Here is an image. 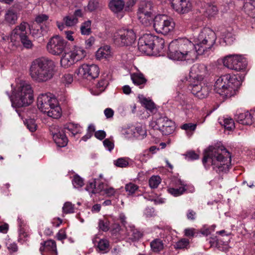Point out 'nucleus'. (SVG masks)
Masks as SVG:
<instances>
[{
  "label": "nucleus",
  "instance_id": "nucleus-10",
  "mask_svg": "<svg viewBox=\"0 0 255 255\" xmlns=\"http://www.w3.org/2000/svg\"><path fill=\"white\" fill-rule=\"evenodd\" d=\"M223 63L225 67L236 71L244 70L247 65L246 60L242 56L237 54L227 55L223 59Z\"/></svg>",
  "mask_w": 255,
  "mask_h": 255
},
{
  "label": "nucleus",
  "instance_id": "nucleus-8",
  "mask_svg": "<svg viewBox=\"0 0 255 255\" xmlns=\"http://www.w3.org/2000/svg\"><path fill=\"white\" fill-rule=\"evenodd\" d=\"M114 43L120 46H127L131 45L135 40L136 35L131 29L120 28L112 34Z\"/></svg>",
  "mask_w": 255,
  "mask_h": 255
},
{
  "label": "nucleus",
  "instance_id": "nucleus-6",
  "mask_svg": "<svg viewBox=\"0 0 255 255\" xmlns=\"http://www.w3.org/2000/svg\"><path fill=\"white\" fill-rule=\"evenodd\" d=\"M38 108L43 113L54 119H58L62 115L61 109L56 98L51 93L40 95L37 100Z\"/></svg>",
  "mask_w": 255,
  "mask_h": 255
},
{
  "label": "nucleus",
  "instance_id": "nucleus-11",
  "mask_svg": "<svg viewBox=\"0 0 255 255\" xmlns=\"http://www.w3.org/2000/svg\"><path fill=\"white\" fill-rule=\"evenodd\" d=\"M66 41L61 36L56 35L51 38L47 44V50L54 55H60L65 50Z\"/></svg>",
  "mask_w": 255,
  "mask_h": 255
},
{
  "label": "nucleus",
  "instance_id": "nucleus-51",
  "mask_svg": "<svg viewBox=\"0 0 255 255\" xmlns=\"http://www.w3.org/2000/svg\"><path fill=\"white\" fill-rule=\"evenodd\" d=\"M138 189V187L136 185L131 182L125 186V190L129 195L133 194Z\"/></svg>",
  "mask_w": 255,
  "mask_h": 255
},
{
  "label": "nucleus",
  "instance_id": "nucleus-56",
  "mask_svg": "<svg viewBox=\"0 0 255 255\" xmlns=\"http://www.w3.org/2000/svg\"><path fill=\"white\" fill-rule=\"evenodd\" d=\"M175 99L177 101L180 102L183 107L185 106V108L189 109L190 108V105L187 104L185 101V97L183 95L178 93L177 96L175 97Z\"/></svg>",
  "mask_w": 255,
  "mask_h": 255
},
{
  "label": "nucleus",
  "instance_id": "nucleus-5",
  "mask_svg": "<svg viewBox=\"0 0 255 255\" xmlns=\"http://www.w3.org/2000/svg\"><path fill=\"white\" fill-rule=\"evenodd\" d=\"M242 81L243 77L239 75H222L216 80L214 89L216 92L223 97L230 98L235 95Z\"/></svg>",
  "mask_w": 255,
  "mask_h": 255
},
{
  "label": "nucleus",
  "instance_id": "nucleus-39",
  "mask_svg": "<svg viewBox=\"0 0 255 255\" xmlns=\"http://www.w3.org/2000/svg\"><path fill=\"white\" fill-rule=\"evenodd\" d=\"M81 33L82 35H88L92 32L91 21L88 20L83 22L80 27Z\"/></svg>",
  "mask_w": 255,
  "mask_h": 255
},
{
  "label": "nucleus",
  "instance_id": "nucleus-50",
  "mask_svg": "<svg viewBox=\"0 0 255 255\" xmlns=\"http://www.w3.org/2000/svg\"><path fill=\"white\" fill-rule=\"evenodd\" d=\"M128 158H119L114 161V164L117 167L121 168L127 167L128 165Z\"/></svg>",
  "mask_w": 255,
  "mask_h": 255
},
{
  "label": "nucleus",
  "instance_id": "nucleus-19",
  "mask_svg": "<svg viewBox=\"0 0 255 255\" xmlns=\"http://www.w3.org/2000/svg\"><path fill=\"white\" fill-rule=\"evenodd\" d=\"M174 123L170 120H169L166 117H160L155 120H153L150 124V126L155 130H159L161 131L162 129L173 125Z\"/></svg>",
  "mask_w": 255,
  "mask_h": 255
},
{
  "label": "nucleus",
  "instance_id": "nucleus-37",
  "mask_svg": "<svg viewBox=\"0 0 255 255\" xmlns=\"http://www.w3.org/2000/svg\"><path fill=\"white\" fill-rule=\"evenodd\" d=\"M137 17L140 22L145 26H148L150 24V21L152 20L151 14L152 13H143L137 12Z\"/></svg>",
  "mask_w": 255,
  "mask_h": 255
},
{
  "label": "nucleus",
  "instance_id": "nucleus-22",
  "mask_svg": "<svg viewBox=\"0 0 255 255\" xmlns=\"http://www.w3.org/2000/svg\"><path fill=\"white\" fill-rule=\"evenodd\" d=\"M126 3L124 0H111L109 3L110 10L114 13L122 12L125 10Z\"/></svg>",
  "mask_w": 255,
  "mask_h": 255
},
{
  "label": "nucleus",
  "instance_id": "nucleus-33",
  "mask_svg": "<svg viewBox=\"0 0 255 255\" xmlns=\"http://www.w3.org/2000/svg\"><path fill=\"white\" fill-rule=\"evenodd\" d=\"M102 7L99 0H90L85 9L89 12L95 11Z\"/></svg>",
  "mask_w": 255,
  "mask_h": 255
},
{
  "label": "nucleus",
  "instance_id": "nucleus-31",
  "mask_svg": "<svg viewBox=\"0 0 255 255\" xmlns=\"http://www.w3.org/2000/svg\"><path fill=\"white\" fill-rule=\"evenodd\" d=\"M131 79L132 82L136 85L141 86L146 82V80L143 75L140 73H133L131 75Z\"/></svg>",
  "mask_w": 255,
  "mask_h": 255
},
{
  "label": "nucleus",
  "instance_id": "nucleus-36",
  "mask_svg": "<svg viewBox=\"0 0 255 255\" xmlns=\"http://www.w3.org/2000/svg\"><path fill=\"white\" fill-rule=\"evenodd\" d=\"M190 83L188 86L189 90L193 89L195 86L203 85L205 83L204 81V78L201 77L191 76Z\"/></svg>",
  "mask_w": 255,
  "mask_h": 255
},
{
  "label": "nucleus",
  "instance_id": "nucleus-45",
  "mask_svg": "<svg viewBox=\"0 0 255 255\" xmlns=\"http://www.w3.org/2000/svg\"><path fill=\"white\" fill-rule=\"evenodd\" d=\"M141 103L144 106L145 108L149 110L150 112H153L155 110V106L154 103L151 100H149L145 98H142L140 99Z\"/></svg>",
  "mask_w": 255,
  "mask_h": 255
},
{
  "label": "nucleus",
  "instance_id": "nucleus-35",
  "mask_svg": "<svg viewBox=\"0 0 255 255\" xmlns=\"http://www.w3.org/2000/svg\"><path fill=\"white\" fill-rule=\"evenodd\" d=\"M64 128L70 132L72 136H75L81 131L80 126L78 124H74L73 123H69L66 125L64 126Z\"/></svg>",
  "mask_w": 255,
  "mask_h": 255
},
{
  "label": "nucleus",
  "instance_id": "nucleus-64",
  "mask_svg": "<svg viewBox=\"0 0 255 255\" xmlns=\"http://www.w3.org/2000/svg\"><path fill=\"white\" fill-rule=\"evenodd\" d=\"M103 144L105 148L108 150L111 151L114 147V143L113 141L111 140L110 139L107 138L103 141Z\"/></svg>",
  "mask_w": 255,
  "mask_h": 255
},
{
  "label": "nucleus",
  "instance_id": "nucleus-16",
  "mask_svg": "<svg viewBox=\"0 0 255 255\" xmlns=\"http://www.w3.org/2000/svg\"><path fill=\"white\" fill-rule=\"evenodd\" d=\"M186 190L185 185L181 180L176 179L173 180L168 187L167 192L174 197L182 195Z\"/></svg>",
  "mask_w": 255,
  "mask_h": 255
},
{
  "label": "nucleus",
  "instance_id": "nucleus-52",
  "mask_svg": "<svg viewBox=\"0 0 255 255\" xmlns=\"http://www.w3.org/2000/svg\"><path fill=\"white\" fill-rule=\"evenodd\" d=\"M25 125L31 132H34L36 130L37 125L34 119H29L26 120L25 122Z\"/></svg>",
  "mask_w": 255,
  "mask_h": 255
},
{
  "label": "nucleus",
  "instance_id": "nucleus-47",
  "mask_svg": "<svg viewBox=\"0 0 255 255\" xmlns=\"http://www.w3.org/2000/svg\"><path fill=\"white\" fill-rule=\"evenodd\" d=\"M109 242L106 239H101L98 243V248L100 251L107 252L109 250Z\"/></svg>",
  "mask_w": 255,
  "mask_h": 255
},
{
  "label": "nucleus",
  "instance_id": "nucleus-34",
  "mask_svg": "<svg viewBox=\"0 0 255 255\" xmlns=\"http://www.w3.org/2000/svg\"><path fill=\"white\" fill-rule=\"evenodd\" d=\"M203 12L205 15L212 17L217 13L218 8L215 5L207 3L205 5Z\"/></svg>",
  "mask_w": 255,
  "mask_h": 255
},
{
  "label": "nucleus",
  "instance_id": "nucleus-4",
  "mask_svg": "<svg viewBox=\"0 0 255 255\" xmlns=\"http://www.w3.org/2000/svg\"><path fill=\"white\" fill-rule=\"evenodd\" d=\"M12 88V95L7 93L13 107L20 108L30 105L33 101V91L31 86L27 82L19 81L15 87Z\"/></svg>",
  "mask_w": 255,
  "mask_h": 255
},
{
  "label": "nucleus",
  "instance_id": "nucleus-21",
  "mask_svg": "<svg viewBox=\"0 0 255 255\" xmlns=\"http://www.w3.org/2000/svg\"><path fill=\"white\" fill-rule=\"evenodd\" d=\"M42 255L43 252L47 253L49 255H57L56 243L52 240H49L41 243V247L39 249Z\"/></svg>",
  "mask_w": 255,
  "mask_h": 255
},
{
  "label": "nucleus",
  "instance_id": "nucleus-32",
  "mask_svg": "<svg viewBox=\"0 0 255 255\" xmlns=\"http://www.w3.org/2000/svg\"><path fill=\"white\" fill-rule=\"evenodd\" d=\"M164 47V40L156 36H154V54L156 52H162Z\"/></svg>",
  "mask_w": 255,
  "mask_h": 255
},
{
  "label": "nucleus",
  "instance_id": "nucleus-63",
  "mask_svg": "<svg viewBox=\"0 0 255 255\" xmlns=\"http://www.w3.org/2000/svg\"><path fill=\"white\" fill-rule=\"evenodd\" d=\"M224 41L227 44H231L233 43L234 40H235V37L234 35L230 32H227L226 35L223 37Z\"/></svg>",
  "mask_w": 255,
  "mask_h": 255
},
{
  "label": "nucleus",
  "instance_id": "nucleus-58",
  "mask_svg": "<svg viewBox=\"0 0 255 255\" xmlns=\"http://www.w3.org/2000/svg\"><path fill=\"white\" fill-rule=\"evenodd\" d=\"M48 18L49 16L48 15L45 14H40L35 17V20L37 23L41 24L46 21Z\"/></svg>",
  "mask_w": 255,
  "mask_h": 255
},
{
  "label": "nucleus",
  "instance_id": "nucleus-38",
  "mask_svg": "<svg viewBox=\"0 0 255 255\" xmlns=\"http://www.w3.org/2000/svg\"><path fill=\"white\" fill-rule=\"evenodd\" d=\"M110 227V221L107 218L104 217L102 219H100L98 222V227L100 230L107 232L109 231Z\"/></svg>",
  "mask_w": 255,
  "mask_h": 255
},
{
  "label": "nucleus",
  "instance_id": "nucleus-18",
  "mask_svg": "<svg viewBox=\"0 0 255 255\" xmlns=\"http://www.w3.org/2000/svg\"><path fill=\"white\" fill-rule=\"evenodd\" d=\"M53 138L57 145L59 147H64L68 143V138L65 132L62 130H59L58 128H52L51 129Z\"/></svg>",
  "mask_w": 255,
  "mask_h": 255
},
{
  "label": "nucleus",
  "instance_id": "nucleus-54",
  "mask_svg": "<svg viewBox=\"0 0 255 255\" xmlns=\"http://www.w3.org/2000/svg\"><path fill=\"white\" fill-rule=\"evenodd\" d=\"M86 189L89 192L92 194H95L98 192L96 188V181L95 179L89 181L86 186Z\"/></svg>",
  "mask_w": 255,
  "mask_h": 255
},
{
  "label": "nucleus",
  "instance_id": "nucleus-59",
  "mask_svg": "<svg viewBox=\"0 0 255 255\" xmlns=\"http://www.w3.org/2000/svg\"><path fill=\"white\" fill-rule=\"evenodd\" d=\"M175 129V123L173 124V125H170L169 127H167L166 128L162 129L161 131L162 134L167 135L173 133Z\"/></svg>",
  "mask_w": 255,
  "mask_h": 255
},
{
  "label": "nucleus",
  "instance_id": "nucleus-42",
  "mask_svg": "<svg viewBox=\"0 0 255 255\" xmlns=\"http://www.w3.org/2000/svg\"><path fill=\"white\" fill-rule=\"evenodd\" d=\"M134 137L138 139L144 138L146 135V131L144 128L141 126H138L134 128Z\"/></svg>",
  "mask_w": 255,
  "mask_h": 255
},
{
  "label": "nucleus",
  "instance_id": "nucleus-12",
  "mask_svg": "<svg viewBox=\"0 0 255 255\" xmlns=\"http://www.w3.org/2000/svg\"><path fill=\"white\" fill-rule=\"evenodd\" d=\"M100 70L97 65L84 64L75 71V74L80 78L91 80L97 78Z\"/></svg>",
  "mask_w": 255,
  "mask_h": 255
},
{
  "label": "nucleus",
  "instance_id": "nucleus-60",
  "mask_svg": "<svg viewBox=\"0 0 255 255\" xmlns=\"http://www.w3.org/2000/svg\"><path fill=\"white\" fill-rule=\"evenodd\" d=\"M5 245L10 252H15L18 250L16 244L14 243H11L9 240L6 242Z\"/></svg>",
  "mask_w": 255,
  "mask_h": 255
},
{
  "label": "nucleus",
  "instance_id": "nucleus-30",
  "mask_svg": "<svg viewBox=\"0 0 255 255\" xmlns=\"http://www.w3.org/2000/svg\"><path fill=\"white\" fill-rule=\"evenodd\" d=\"M152 3L149 0H144L140 2L137 12L143 13H152Z\"/></svg>",
  "mask_w": 255,
  "mask_h": 255
},
{
  "label": "nucleus",
  "instance_id": "nucleus-27",
  "mask_svg": "<svg viewBox=\"0 0 255 255\" xmlns=\"http://www.w3.org/2000/svg\"><path fill=\"white\" fill-rule=\"evenodd\" d=\"M18 18L17 13L12 9H8L4 16V22L10 25L14 24Z\"/></svg>",
  "mask_w": 255,
  "mask_h": 255
},
{
  "label": "nucleus",
  "instance_id": "nucleus-3",
  "mask_svg": "<svg viewBox=\"0 0 255 255\" xmlns=\"http://www.w3.org/2000/svg\"><path fill=\"white\" fill-rule=\"evenodd\" d=\"M56 65L51 59L41 57L34 59L30 64L29 73L32 80L42 83L51 80L56 73Z\"/></svg>",
  "mask_w": 255,
  "mask_h": 255
},
{
  "label": "nucleus",
  "instance_id": "nucleus-20",
  "mask_svg": "<svg viewBox=\"0 0 255 255\" xmlns=\"http://www.w3.org/2000/svg\"><path fill=\"white\" fill-rule=\"evenodd\" d=\"M211 89L210 86L205 83L197 86H194V88L190 90L196 97L202 99L207 97Z\"/></svg>",
  "mask_w": 255,
  "mask_h": 255
},
{
  "label": "nucleus",
  "instance_id": "nucleus-28",
  "mask_svg": "<svg viewBox=\"0 0 255 255\" xmlns=\"http://www.w3.org/2000/svg\"><path fill=\"white\" fill-rule=\"evenodd\" d=\"M70 51L76 62L84 58L86 55V51L82 47L79 46H75Z\"/></svg>",
  "mask_w": 255,
  "mask_h": 255
},
{
  "label": "nucleus",
  "instance_id": "nucleus-61",
  "mask_svg": "<svg viewBox=\"0 0 255 255\" xmlns=\"http://www.w3.org/2000/svg\"><path fill=\"white\" fill-rule=\"evenodd\" d=\"M196 124L188 123L185 124L181 126V128L188 131H194L196 128Z\"/></svg>",
  "mask_w": 255,
  "mask_h": 255
},
{
  "label": "nucleus",
  "instance_id": "nucleus-17",
  "mask_svg": "<svg viewBox=\"0 0 255 255\" xmlns=\"http://www.w3.org/2000/svg\"><path fill=\"white\" fill-rule=\"evenodd\" d=\"M171 6L176 11L184 13L191 9L192 4L190 0H172Z\"/></svg>",
  "mask_w": 255,
  "mask_h": 255
},
{
  "label": "nucleus",
  "instance_id": "nucleus-24",
  "mask_svg": "<svg viewBox=\"0 0 255 255\" xmlns=\"http://www.w3.org/2000/svg\"><path fill=\"white\" fill-rule=\"evenodd\" d=\"M207 73V67L203 64H195L191 70V76L201 77L204 78Z\"/></svg>",
  "mask_w": 255,
  "mask_h": 255
},
{
  "label": "nucleus",
  "instance_id": "nucleus-15",
  "mask_svg": "<svg viewBox=\"0 0 255 255\" xmlns=\"http://www.w3.org/2000/svg\"><path fill=\"white\" fill-rule=\"evenodd\" d=\"M142 235V233L131 224L126 226L124 234L121 233V237L126 239L129 242L138 241Z\"/></svg>",
  "mask_w": 255,
  "mask_h": 255
},
{
  "label": "nucleus",
  "instance_id": "nucleus-44",
  "mask_svg": "<svg viewBox=\"0 0 255 255\" xmlns=\"http://www.w3.org/2000/svg\"><path fill=\"white\" fill-rule=\"evenodd\" d=\"M150 158H151V155L148 150H145L140 154L136 155L135 159L141 162H146Z\"/></svg>",
  "mask_w": 255,
  "mask_h": 255
},
{
  "label": "nucleus",
  "instance_id": "nucleus-41",
  "mask_svg": "<svg viewBox=\"0 0 255 255\" xmlns=\"http://www.w3.org/2000/svg\"><path fill=\"white\" fill-rule=\"evenodd\" d=\"M134 130L133 127H128L123 128L121 129V134L125 138L127 139L134 137Z\"/></svg>",
  "mask_w": 255,
  "mask_h": 255
},
{
  "label": "nucleus",
  "instance_id": "nucleus-25",
  "mask_svg": "<svg viewBox=\"0 0 255 255\" xmlns=\"http://www.w3.org/2000/svg\"><path fill=\"white\" fill-rule=\"evenodd\" d=\"M75 63H76V61L70 51L66 53L65 52L61 58L60 64L64 68L70 67Z\"/></svg>",
  "mask_w": 255,
  "mask_h": 255
},
{
  "label": "nucleus",
  "instance_id": "nucleus-7",
  "mask_svg": "<svg viewBox=\"0 0 255 255\" xmlns=\"http://www.w3.org/2000/svg\"><path fill=\"white\" fill-rule=\"evenodd\" d=\"M216 35L209 28H204L195 39L194 46L199 55L206 53L215 43Z\"/></svg>",
  "mask_w": 255,
  "mask_h": 255
},
{
  "label": "nucleus",
  "instance_id": "nucleus-46",
  "mask_svg": "<svg viewBox=\"0 0 255 255\" xmlns=\"http://www.w3.org/2000/svg\"><path fill=\"white\" fill-rule=\"evenodd\" d=\"M222 125L224 126L226 129L231 130L235 128V123L233 120L231 118H224L223 122H220Z\"/></svg>",
  "mask_w": 255,
  "mask_h": 255
},
{
  "label": "nucleus",
  "instance_id": "nucleus-40",
  "mask_svg": "<svg viewBox=\"0 0 255 255\" xmlns=\"http://www.w3.org/2000/svg\"><path fill=\"white\" fill-rule=\"evenodd\" d=\"M63 20L68 27L74 26L78 22V18L73 15H67L64 17Z\"/></svg>",
  "mask_w": 255,
  "mask_h": 255
},
{
  "label": "nucleus",
  "instance_id": "nucleus-62",
  "mask_svg": "<svg viewBox=\"0 0 255 255\" xmlns=\"http://www.w3.org/2000/svg\"><path fill=\"white\" fill-rule=\"evenodd\" d=\"M112 231L113 234H119L121 236V233L124 234L125 229H121V227L119 224H114L112 226Z\"/></svg>",
  "mask_w": 255,
  "mask_h": 255
},
{
  "label": "nucleus",
  "instance_id": "nucleus-14",
  "mask_svg": "<svg viewBox=\"0 0 255 255\" xmlns=\"http://www.w3.org/2000/svg\"><path fill=\"white\" fill-rule=\"evenodd\" d=\"M28 25L27 22H21L12 30L11 36H19L23 46L27 49H30L33 47V44L26 35V29Z\"/></svg>",
  "mask_w": 255,
  "mask_h": 255
},
{
  "label": "nucleus",
  "instance_id": "nucleus-1",
  "mask_svg": "<svg viewBox=\"0 0 255 255\" xmlns=\"http://www.w3.org/2000/svg\"><path fill=\"white\" fill-rule=\"evenodd\" d=\"M194 43L187 38L173 40L168 46V57L176 61H193L199 54Z\"/></svg>",
  "mask_w": 255,
  "mask_h": 255
},
{
  "label": "nucleus",
  "instance_id": "nucleus-2",
  "mask_svg": "<svg viewBox=\"0 0 255 255\" xmlns=\"http://www.w3.org/2000/svg\"><path fill=\"white\" fill-rule=\"evenodd\" d=\"M231 154L224 147L213 148L206 152L202 160L206 168L212 167L218 173H226L231 166Z\"/></svg>",
  "mask_w": 255,
  "mask_h": 255
},
{
  "label": "nucleus",
  "instance_id": "nucleus-29",
  "mask_svg": "<svg viewBox=\"0 0 255 255\" xmlns=\"http://www.w3.org/2000/svg\"><path fill=\"white\" fill-rule=\"evenodd\" d=\"M111 55V48L108 45L100 47L96 52V56L97 59L108 58Z\"/></svg>",
  "mask_w": 255,
  "mask_h": 255
},
{
  "label": "nucleus",
  "instance_id": "nucleus-48",
  "mask_svg": "<svg viewBox=\"0 0 255 255\" xmlns=\"http://www.w3.org/2000/svg\"><path fill=\"white\" fill-rule=\"evenodd\" d=\"M189 246V241L187 239L182 238L177 241L174 246L176 249H183Z\"/></svg>",
  "mask_w": 255,
  "mask_h": 255
},
{
  "label": "nucleus",
  "instance_id": "nucleus-9",
  "mask_svg": "<svg viewBox=\"0 0 255 255\" xmlns=\"http://www.w3.org/2000/svg\"><path fill=\"white\" fill-rule=\"evenodd\" d=\"M153 27L158 32L166 35L172 31L175 26L172 19L165 14H159L154 18Z\"/></svg>",
  "mask_w": 255,
  "mask_h": 255
},
{
  "label": "nucleus",
  "instance_id": "nucleus-26",
  "mask_svg": "<svg viewBox=\"0 0 255 255\" xmlns=\"http://www.w3.org/2000/svg\"><path fill=\"white\" fill-rule=\"evenodd\" d=\"M166 244V241L161 239L156 238L153 240L150 243V247L151 251L158 253L164 249Z\"/></svg>",
  "mask_w": 255,
  "mask_h": 255
},
{
  "label": "nucleus",
  "instance_id": "nucleus-55",
  "mask_svg": "<svg viewBox=\"0 0 255 255\" xmlns=\"http://www.w3.org/2000/svg\"><path fill=\"white\" fill-rule=\"evenodd\" d=\"M73 81V75L71 74H65L61 78V82L65 85L71 84Z\"/></svg>",
  "mask_w": 255,
  "mask_h": 255
},
{
  "label": "nucleus",
  "instance_id": "nucleus-53",
  "mask_svg": "<svg viewBox=\"0 0 255 255\" xmlns=\"http://www.w3.org/2000/svg\"><path fill=\"white\" fill-rule=\"evenodd\" d=\"M72 183L74 187L76 188H79L84 185L83 179L78 175H76L74 176L72 180Z\"/></svg>",
  "mask_w": 255,
  "mask_h": 255
},
{
  "label": "nucleus",
  "instance_id": "nucleus-13",
  "mask_svg": "<svg viewBox=\"0 0 255 255\" xmlns=\"http://www.w3.org/2000/svg\"><path fill=\"white\" fill-rule=\"evenodd\" d=\"M154 35L150 33L143 34L138 40V50L146 55L154 54Z\"/></svg>",
  "mask_w": 255,
  "mask_h": 255
},
{
  "label": "nucleus",
  "instance_id": "nucleus-49",
  "mask_svg": "<svg viewBox=\"0 0 255 255\" xmlns=\"http://www.w3.org/2000/svg\"><path fill=\"white\" fill-rule=\"evenodd\" d=\"M109 84L108 78L107 76L103 77L97 83V88L100 91H104Z\"/></svg>",
  "mask_w": 255,
  "mask_h": 255
},
{
  "label": "nucleus",
  "instance_id": "nucleus-23",
  "mask_svg": "<svg viewBox=\"0 0 255 255\" xmlns=\"http://www.w3.org/2000/svg\"><path fill=\"white\" fill-rule=\"evenodd\" d=\"M235 119L239 123L244 125H251L253 122L252 115L248 111L237 114Z\"/></svg>",
  "mask_w": 255,
  "mask_h": 255
},
{
  "label": "nucleus",
  "instance_id": "nucleus-43",
  "mask_svg": "<svg viewBox=\"0 0 255 255\" xmlns=\"http://www.w3.org/2000/svg\"><path fill=\"white\" fill-rule=\"evenodd\" d=\"M161 179L158 175H153L149 179L148 183L150 187L152 189L157 188L161 183Z\"/></svg>",
  "mask_w": 255,
  "mask_h": 255
},
{
  "label": "nucleus",
  "instance_id": "nucleus-57",
  "mask_svg": "<svg viewBox=\"0 0 255 255\" xmlns=\"http://www.w3.org/2000/svg\"><path fill=\"white\" fill-rule=\"evenodd\" d=\"M63 211L65 214L73 213L74 205L71 202H66L63 207Z\"/></svg>",
  "mask_w": 255,
  "mask_h": 255
}]
</instances>
